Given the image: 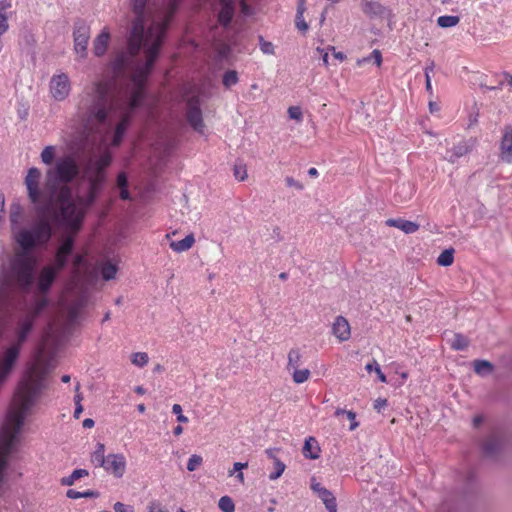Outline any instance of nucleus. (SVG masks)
Returning a JSON list of instances; mask_svg holds the SVG:
<instances>
[{"label": "nucleus", "mask_w": 512, "mask_h": 512, "mask_svg": "<svg viewBox=\"0 0 512 512\" xmlns=\"http://www.w3.org/2000/svg\"><path fill=\"white\" fill-rule=\"evenodd\" d=\"M302 364V355L298 349H292L288 353L287 370L299 368Z\"/></svg>", "instance_id": "4be33fe9"}, {"label": "nucleus", "mask_w": 512, "mask_h": 512, "mask_svg": "<svg viewBox=\"0 0 512 512\" xmlns=\"http://www.w3.org/2000/svg\"><path fill=\"white\" fill-rule=\"evenodd\" d=\"M117 270L118 269L116 264L112 263L111 261L104 262L100 267L101 275L105 280H111L115 278Z\"/></svg>", "instance_id": "b1692460"}, {"label": "nucleus", "mask_w": 512, "mask_h": 512, "mask_svg": "<svg viewBox=\"0 0 512 512\" xmlns=\"http://www.w3.org/2000/svg\"><path fill=\"white\" fill-rule=\"evenodd\" d=\"M107 460V456L105 455V445L102 443H97L95 446V450L91 454V462L95 467H104Z\"/></svg>", "instance_id": "aec40b11"}, {"label": "nucleus", "mask_w": 512, "mask_h": 512, "mask_svg": "<svg viewBox=\"0 0 512 512\" xmlns=\"http://www.w3.org/2000/svg\"><path fill=\"white\" fill-rule=\"evenodd\" d=\"M83 412V406L82 404H75V411H74V417L78 419Z\"/></svg>", "instance_id": "864d4df0"}, {"label": "nucleus", "mask_w": 512, "mask_h": 512, "mask_svg": "<svg viewBox=\"0 0 512 512\" xmlns=\"http://www.w3.org/2000/svg\"><path fill=\"white\" fill-rule=\"evenodd\" d=\"M202 462H203V458L200 455L193 454L189 458L188 463H187L188 471H190V472L195 471L202 465Z\"/></svg>", "instance_id": "f704fd0d"}, {"label": "nucleus", "mask_w": 512, "mask_h": 512, "mask_svg": "<svg viewBox=\"0 0 512 512\" xmlns=\"http://www.w3.org/2000/svg\"><path fill=\"white\" fill-rule=\"evenodd\" d=\"M305 0H300V3H299V6H298V10H297V18L300 19L302 18V15L304 13V10H305Z\"/></svg>", "instance_id": "3c124183"}, {"label": "nucleus", "mask_w": 512, "mask_h": 512, "mask_svg": "<svg viewBox=\"0 0 512 512\" xmlns=\"http://www.w3.org/2000/svg\"><path fill=\"white\" fill-rule=\"evenodd\" d=\"M32 330V322H17L13 329L6 333L7 345L0 353V386L11 373L20 353L22 344Z\"/></svg>", "instance_id": "7ed1b4c3"}, {"label": "nucleus", "mask_w": 512, "mask_h": 512, "mask_svg": "<svg viewBox=\"0 0 512 512\" xmlns=\"http://www.w3.org/2000/svg\"><path fill=\"white\" fill-rule=\"evenodd\" d=\"M374 361H375V360H373L371 363H368V364L366 365V367H365V368H366V370H367L369 373H370V372H372V371H375V364H374Z\"/></svg>", "instance_id": "680f3d73"}, {"label": "nucleus", "mask_w": 512, "mask_h": 512, "mask_svg": "<svg viewBox=\"0 0 512 512\" xmlns=\"http://www.w3.org/2000/svg\"><path fill=\"white\" fill-rule=\"evenodd\" d=\"M234 176L237 180L244 181L248 177L246 167L242 164H236L234 166Z\"/></svg>", "instance_id": "c9c22d12"}, {"label": "nucleus", "mask_w": 512, "mask_h": 512, "mask_svg": "<svg viewBox=\"0 0 512 512\" xmlns=\"http://www.w3.org/2000/svg\"><path fill=\"white\" fill-rule=\"evenodd\" d=\"M87 495H89V493H88V492H87V493H84V494H81V493L76 492V491H74V490H69V491L67 492V496H68L69 498H72V499H77V498H79V497H81V496H87Z\"/></svg>", "instance_id": "09e8293b"}, {"label": "nucleus", "mask_w": 512, "mask_h": 512, "mask_svg": "<svg viewBox=\"0 0 512 512\" xmlns=\"http://www.w3.org/2000/svg\"><path fill=\"white\" fill-rule=\"evenodd\" d=\"M260 48L265 54H274V45L271 42L263 41L261 39Z\"/></svg>", "instance_id": "a19ab883"}, {"label": "nucleus", "mask_w": 512, "mask_h": 512, "mask_svg": "<svg viewBox=\"0 0 512 512\" xmlns=\"http://www.w3.org/2000/svg\"><path fill=\"white\" fill-rule=\"evenodd\" d=\"M164 36H129L127 52L112 62L115 76L130 78L124 90H117L113 80L102 79L87 86L81 96L75 121L82 130V147L90 153L82 176L73 154L56 159V147L46 146L41 161L50 166L45 180L40 169L27 171L24 184L38 217L22 224L23 208L10 206L11 229L19 248L4 273L0 286V318L20 308V294L28 292L34 282L39 256L37 250L47 246L52 236L51 221L63 229L61 242L80 231L88 210L95 203L106 181V169L112 162L111 147L121 144L134 110L144 97L145 81L158 56Z\"/></svg>", "instance_id": "f257e3e1"}, {"label": "nucleus", "mask_w": 512, "mask_h": 512, "mask_svg": "<svg viewBox=\"0 0 512 512\" xmlns=\"http://www.w3.org/2000/svg\"><path fill=\"white\" fill-rule=\"evenodd\" d=\"M292 379L296 384H302L306 382L310 377V371L308 369H293Z\"/></svg>", "instance_id": "cd10ccee"}, {"label": "nucleus", "mask_w": 512, "mask_h": 512, "mask_svg": "<svg viewBox=\"0 0 512 512\" xmlns=\"http://www.w3.org/2000/svg\"><path fill=\"white\" fill-rule=\"evenodd\" d=\"M317 51L320 52V53H323L322 60H323V63L325 65H327L328 64V58H329L328 53L324 52V50L321 49V48H317Z\"/></svg>", "instance_id": "bf43d9fd"}, {"label": "nucleus", "mask_w": 512, "mask_h": 512, "mask_svg": "<svg viewBox=\"0 0 512 512\" xmlns=\"http://www.w3.org/2000/svg\"><path fill=\"white\" fill-rule=\"evenodd\" d=\"M88 475V471L85 469H76L72 472V474L64 480V484L72 485L74 482L82 477Z\"/></svg>", "instance_id": "72a5a7b5"}, {"label": "nucleus", "mask_w": 512, "mask_h": 512, "mask_svg": "<svg viewBox=\"0 0 512 512\" xmlns=\"http://www.w3.org/2000/svg\"><path fill=\"white\" fill-rule=\"evenodd\" d=\"M332 332L339 341L348 340L351 335L349 322H334Z\"/></svg>", "instance_id": "f3484780"}, {"label": "nucleus", "mask_w": 512, "mask_h": 512, "mask_svg": "<svg viewBox=\"0 0 512 512\" xmlns=\"http://www.w3.org/2000/svg\"><path fill=\"white\" fill-rule=\"evenodd\" d=\"M95 422L91 418H87L83 421V427L84 428H92L94 426Z\"/></svg>", "instance_id": "6e6d98bb"}, {"label": "nucleus", "mask_w": 512, "mask_h": 512, "mask_svg": "<svg viewBox=\"0 0 512 512\" xmlns=\"http://www.w3.org/2000/svg\"><path fill=\"white\" fill-rule=\"evenodd\" d=\"M238 82L237 72L234 70L227 71L223 76V85L230 88Z\"/></svg>", "instance_id": "2f4dec72"}, {"label": "nucleus", "mask_w": 512, "mask_h": 512, "mask_svg": "<svg viewBox=\"0 0 512 512\" xmlns=\"http://www.w3.org/2000/svg\"><path fill=\"white\" fill-rule=\"evenodd\" d=\"M173 433L175 436H180L183 433L182 426L178 425L174 428Z\"/></svg>", "instance_id": "052dcab7"}, {"label": "nucleus", "mask_w": 512, "mask_h": 512, "mask_svg": "<svg viewBox=\"0 0 512 512\" xmlns=\"http://www.w3.org/2000/svg\"><path fill=\"white\" fill-rule=\"evenodd\" d=\"M329 49L333 51V55L336 59L340 61L345 59V55L342 52H336L334 47H329Z\"/></svg>", "instance_id": "5fc2aeb1"}, {"label": "nucleus", "mask_w": 512, "mask_h": 512, "mask_svg": "<svg viewBox=\"0 0 512 512\" xmlns=\"http://www.w3.org/2000/svg\"><path fill=\"white\" fill-rule=\"evenodd\" d=\"M460 21V18L458 16L453 15H444L440 16L437 19V24L441 28H450L456 26Z\"/></svg>", "instance_id": "bb28decb"}, {"label": "nucleus", "mask_w": 512, "mask_h": 512, "mask_svg": "<svg viewBox=\"0 0 512 512\" xmlns=\"http://www.w3.org/2000/svg\"><path fill=\"white\" fill-rule=\"evenodd\" d=\"M362 10L366 14L378 15L383 12V7L377 2L366 1L362 5Z\"/></svg>", "instance_id": "c85d7f7f"}, {"label": "nucleus", "mask_w": 512, "mask_h": 512, "mask_svg": "<svg viewBox=\"0 0 512 512\" xmlns=\"http://www.w3.org/2000/svg\"><path fill=\"white\" fill-rule=\"evenodd\" d=\"M425 78H426V89L427 91H432V85H431V77L428 72V68H425Z\"/></svg>", "instance_id": "8fccbe9b"}, {"label": "nucleus", "mask_w": 512, "mask_h": 512, "mask_svg": "<svg viewBox=\"0 0 512 512\" xmlns=\"http://www.w3.org/2000/svg\"><path fill=\"white\" fill-rule=\"evenodd\" d=\"M117 188L120 190L119 196L123 200L130 199V193L128 191V179L125 172H120L116 179Z\"/></svg>", "instance_id": "412c9836"}, {"label": "nucleus", "mask_w": 512, "mask_h": 512, "mask_svg": "<svg viewBox=\"0 0 512 512\" xmlns=\"http://www.w3.org/2000/svg\"><path fill=\"white\" fill-rule=\"evenodd\" d=\"M148 512H168V511L158 507V508H151Z\"/></svg>", "instance_id": "774afa93"}, {"label": "nucleus", "mask_w": 512, "mask_h": 512, "mask_svg": "<svg viewBox=\"0 0 512 512\" xmlns=\"http://www.w3.org/2000/svg\"><path fill=\"white\" fill-rule=\"evenodd\" d=\"M285 183L288 187L295 188L298 191L303 190L304 186L299 181L295 180L293 177L287 176L285 178Z\"/></svg>", "instance_id": "58836bf2"}, {"label": "nucleus", "mask_w": 512, "mask_h": 512, "mask_svg": "<svg viewBox=\"0 0 512 512\" xmlns=\"http://www.w3.org/2000/svg\"><path fill=\"white\" fill-rule=\"evenodd\" d=\"M374 364H375V372L377 373L379 380L383 383L387 382L386 376L382 373L377 361H374Z\"/></svg>", "instance_id": "a18cd8bd"}, {"label": "nucleus", "mask_w": 512, "mask_h": 512, "mask_svg": "<svg viewBox=\"0 0 512 512\" xmlns=\"http://www.w3.org/2000/svg\"><path fill=\"white\" fill-rule=\"evenodd\" d=\"M449 343L454 350H464L468 347L469 340L462 334H454L452 338L449 339Z\"/></svg>", "instance_id": "5701e85b"}, {"label": "nucleus", "mask_w": 512, "mask_h": 512, "mask_svg": "<svg viewBox=\"0 0 512 512\" xmlns=\"http://www.w3.org/2000/svg\"><path fill=\"white\" fill-rule=\"evenodd\" d=\"M76 327H45L32 362L19 382L10 408L0 430V483L7 467L8 456L19 442L25 418L31 413L43 389L45 379L53 369L58 347L67 341Z\"/></svg>", "instance_id": "f03ea898"}, {"label": "nucleus", "mask_w": 512, "mask_h": 512, "mask_svg": "<svg viewBox=\"0 0 512 512\" xmlns=\"http://www.w3.org/2000/svg\"><path fill=\"white\" fill-rule=\"evenodd\" d=\"M275 452L276 450L274 449L266 450V454L268 455V457L273 459L275 468V471L269 475L270 480H276L279 477H281L286 468V465L276 457Z\"/></svg>", "instance_id": "6ab92c4d"}, {"label": "nucleus", "mask_w": 512, "mask_h": 512, "mask_svg": "<svg viewBox=\"0 0 512 512\" xmlns=\"http://www.w3.org/2000/svg\"><path fill=\"white\" fill-rule=\"evenodd\" d=\"M503 447V439L499 432L488 435L482 444L483 453L487 457L495 456Z\"/></svg>", "instance_id": "1a4fd4ad"}, {"label": "nucleus", "mask_w": 512, "mask_h": 512, "mask_svg": "<svg viewBox=\"0 0 512 512\" xmlns=\"http://www.w3.org/2000/svg\"><path fill=\"white\" fill-rule=\"evenodd\" d=\"M454 262V249L449 248L445 249L440 253L437 258V264L439 266L448 267L451 266Z\"/></svg>", "instance_id": "393cba45"}, {"label": "nucleus", "mask_w": 512, "mask_h": 512, "mask_svg": "<svg viewBox=\"0 0 512 512\" xmlns=\"http://www.w3.org/2000/svg\"><path fill=\"white\" fill-rule=\"evenodd\" d=\"M195 243V238L193 234L187 235L184 239L179 241H171L170 248L177 253H181L189 250L193 244Z\"/></svg>", "instance_id": "a211bd4d"}, {"label": "nucleus", "mask_w": 512, "mask_h": 512, "mask_svg": "<svg viewBox=\"0 0 512 512\" xmlns=\"http://www.w3.org/2000/svg\"><path fill=\"white\" fill-rule=\"evenodd\" d=\"M182 93L187 102L186 115L189 124L199 133H203L204 123L200 109L198 88L195 84L188 83L183 86Z\"/></svg>", "instance_id": "39448f33"}, {"label": "nucleus", "mask_w": 512, "mask_h": 512, "mask_svg": "<svg viewBox=\"0 0 512 512\" xmlns=\"http://www.w3.org/2000/svg\"><path fill=\"white\" fill-rule=\"evenodd\" d=\"M308 174L311 176V177H316L318 176V171L316 168L312 167L308 170Z\"/></svg>", "instance_id": "e2e57ef3"}, {"label": "nucleus", "mask_w": 512, "mask_h": 512, "mask_svg": "<svg viewBox=\"0 0 512 512\" xmlns=\"http://www.w3.org/2000/svg\"><path fill=\"white\" fill-rule=\"evenodd\" d=\"M472 146L470 141L461 140L446 151L444 158L450 163H456L458 159L467 155L472 150Z\"/></svg>", "instance_id": "9d476101"}, {"label": "nucleus", "mask_w": 512, "mask_h": 512, "mask_svg": "<svg viewBox=\"0 0 512 512\" xmlns=\"http://www.w3.org/2000/svg\"><path fill=\"white\" fill-rule=\"evenodd\" d=\"M84 262V256L80 254H76L73 259V266L76 271L80 269V267L83 265Z\"/></svg>", "instance_id": "c03bdc74"}, {"label": "nucleus", "mask_w": 512, "mask_h": 512, "mask_svg": "<svg viewBox=\"0 0 512 512\" xmlns=\"http://www.w3.org/2000/svg\"><path fill=\"white\" fill-rule=\"evenodd\" d=\"M296 26H297V28H298L299 30H301V31H306V30L308 29V25H307V23L305 22V20H304V18H303V17H302V18H300V19H298V18L296 17Z\"/></svg>", "instance_id": "49530a36"}, {"label": "nucleus", "mask_w": 512, "mask_h": 512, "mask_svg": "<svg viewBox=\"0 0 512 512\" xmlns=\"http://www.w3.org/2000/svg\"><path fill=\"white\" fill-rule=\"evenodd\" d=\"M346 416H347V418H348L350 421H354V420H355V418H356L355 413H354V412H352V411H347V412H346Z\"/></svg>", "instance_id": "0e129e2a"}, {"label": "nucleus", "mask_w": 512, "mask_h": 512, "mask_svg": "<svg viewBox=\"0 0 512 512\" xmlns=\"http://www.w3.org/2000/svg\"><path fill=\"white\" fill-rule=\"evenodd\" d=\"M126 458L123 454H108L104 470L116 478H122L126 472Z\"/></svg>", "instance_id": "0eeeda50"}, {"label": "nucleus", "mask_w": 512, "mask_h": 512, "mask_svg": "<svg viewBox=\"0 0 512 512\" xmlns=\"http://www.w3.org/2000/svg\"><path fill=\"white\" fill-rule=\"evenodd\" d=\"M387 406V400L378 398L374 402V409L381 412Z\"/></svg>", "instance_id": "37998d69"}, {"label": "nucleus", "mask_w": 512, "mask_h": 512, "mask_svg": "<svg viewBox=\"0 0 512 512\" xmlns=\"http://www.w3.org/2000/svg\"><path fill=\"white\" fill-rule=\"evenodd\" d=\"M371 60H373L377 66L381 65V63H382V55H381L379 50H373L372 53L369 56L364 57L362 59H359L357 61V65L358 66H362L366 62H369Z\"/></svg>", "instance_id": "c756f323"}, {"label": "nucleus", "mask_w": 512, "mask_h": 512, "mask_svg": "<svg viewBox=\"0 0 512 512\" xmlns=\"http://www.w3.org/2000/svg\"><path fill=\"white\" fill-rule=\"evenodd\" d=\"M288 115L291 119H294L298 122L302 121L303 114L301 108L298 106H292L288 108Z\"/></svg>", "instance_id": "e433bc0d"}, {"label": "nucleus", "mask_w": 512, "mask_h": 512, "mask_svg": "<svg viewBox=\"0 0 512 512\" xmlns=\"http://www.w3.org/2000/svg\"><path fill=\"white\" fill-rule=\"evenodd\" d=\"M386 225L398 228L406 234H413L419 229V224L402 218L388 219Z\"/></svg>", "instance_id": "ddd939ff"}, {"label": "nucleus", "mask_w": 512, "mask_h": 512, "mask_svg": "<svg viewBox=\"0 0 512 512\" xmlns=\"http://www.w3.org/2000/svg\"><path fill=\"white\" fill-rule=\"evenodd\" d=\"M115 512H134V508L130 505H126L121 502H117L114 504Z\"/></svg>", "instance_id": "79ce46f5"}, {"label": "nucleus", "mask_w": 512, "mask_h": 512, "mask_svg": "<svg viewBox=\"0 0 512 512\" xmlns=\"http://www.w3.org/2000/svg\"><path fill=\"white\" fill-rule=\"evenodd\" d=\"M5 213V197L2 193H0V222L3 219Z\"/></svg>", "instance_id": "de8ad7c7"}, {"label": "nucleus", "mask_w": 512, "mask_h": 512, "mask_svg": "<svg viewBox=\"0 0 512 512\" xmlns=\"http://www.w3.org/2000/svg\"><path fill=\"white\" fill-rule=\"evenodd\" d=\"M311 489L318 495L325 505L336 501L333 494L320 483L316 482L315 479L311 480Z\"/></svg>", "instance_id": "dca6fc26"}, {"label": "nucleus", "mask_w": 512, "mask_h": 512, "mask_svg": "<svg viewBox=\"0 0 512 512\" xmlns=\"http://www.w3.org/2000/svg\"><path fill=\"white\" fill-rule=\"evenodd\" d=\"M500 149L501 159L506 163H512V126L504 127Z\"/></svg>", "instance_id": "9b49d317"}, {"label": "nucleus", "mask_w": 512, "mask_h": 512, "mask_svg": "<svg viewBox=\"0 0 512 512\" xmlns=\"http://www.w3.org/2000/svg\"><path fill=\"white\" fill-rule=\"evenodd\" d=\"M505 78L507 80V83L510 87H512V75L510 74H505Z\"/></svg>", "instance_id": "338daca9"}, {"label": "nucleus", "mask_w": 512, "mask_h": 512, "mask_svg": "<svg viewBox=\"0 0 512 512\" xmlns=\"http://www.w3.org/2000/svg\"><path fill=\"white\" fill-rule=\"evenodd\" d=\"M218 505H219V508L223 512H234L235 511V505H234L232 499L228 496L221 497Z\"/></svg>", "instance_id": "473e14b6"}, {"label": "nucleus", "mask_w": 512, "mask_h": 512, "mask_svg": "<svg viewBox=\"0 0 512 512\" xmlns=\"http://www.w3.org/2000/svg\"><path fill=\"white\" fill-rule=\"evenodd\" d=\"M493 370V365L486 360H475L474 371L480 376H486Z\"/></svg>", "instance_id": "a878e982"}, {"label": "nucleus", "mask_w": 512, "mask_h": 512, "mask_svg": "<svg viewBox=\"0 0 512 512\" xmlns=\"http://www.w3.org/2000/svg\"><path fill=\"white\" fill-rule=\"evenodd\" d=\"M109 40L110 32L108 28L105 27L93 42V52L96 56H102L105 54Z\"/></svg>", "instance_id": "f8f14e48"}, {"label": "nucleus", "mask_w": 512, "mask_h": 512, "mask_svg": "<svg viewBox=\"0 0 512 512\" xmlns=\"http://www.w3.org/2000/svg\"><path fill=\"white\" fill-rule=\"evenodd\" d=\"M483 422V416L477 415L473 418L474 427H479V425Z\"/></svg>", "instance_id": "13d9d810"}, {"label": "nucleus", "mask_w": 512, "mask_h": 512, "mask_svg": "<svg viewBox=\"0 0 512 512\" xmlns=\"http://www.w3.org/2000/svg\"><path fill=\"white\" fill-rule=\"evenodd\" d=\"M326 509L328 510V512H337V504H336V501L328 504V505H325Z\"/></svg>", "instance_id": "4d7b16f0"}, {"label": "nucleus", "mask_w": 512, "mask_h": 512, "mask_svg": "<svg viewBox=\"0 0 512 512\" xmlns=\"http://www.w3.org/2000/svg\"><path fill=\"white\" fill-rule=\"evenodd\" d=\"M320 447L314 437H309L305 440L303 446V455L308 459H317L319 457Z\"/></svg>", "instance_id": "2eb2a0df"}, {"label": "nucleus", "mask_w": 512, "mask_h": 512, "mask_svg": "<svg viewBox=\"0 0 512 512\" xmlns=\"http://www.w3.org/2000/svg\"><path fill=\"white\" fill-rule=\"evenodd\" d=\"M247 467H248V463L247 462H245V463L235 462L234 465H233V469L228 471V475L229 476H233L236 473L241 472L242 469H245Z\"/></svg>", "instance_id": "ea45409f"}, {"label": "nucleus", "mask_w": 512, "mask_h": 512, "mask_svg": "<svg viewBox=\"0 0 512 512\" xmlns=\"http://www.w3.org/2000/svg\"><path fill=\"white\" fill-rule=\"evenodd\" d=\"M149 357L145 352H136L131 355V362L137 367H144L148 363Z\"/></svg>", "instance_id": "7c9ffc66"}, {"label": "nucleus", "mask_w": 512, "mask_h": 512, "mask_svg": "<svg viewBox=\"0 0 512 512\" xmlns=\"http://www.w3.org/2000/svg\"><path fill=\"white\" fill-rule=\"evenodd\" d=\"M172 412L177 416L178 422H180V423H187L188 422V418L185 415H183V413H182L181 405L174 404L172 406Z\"/></svg>", "instance_id": "4c0bfd02"}, {"label": "nucleus", "mask_w": 512, "mask_h": 512, "mask_svg": "<svg viewBox=\"0 0 512 512\" xmlns=\"http://www.w3.org/2000/svg\"><path fill=\"white\" fill-rule=\"evenodd\" d=\"M135 392L137 394L143 395L146 392V390L142 386H137L135 387Z\"/></svg>", "instance_id": "69168bd1"}, {"label": "nucleus", "mask_w": 512, "mask_h": 512, "mask_svg": "<svg viewBox=\"0 0 512 512\" xmlns=\"http://www.w3.org/2000/svg\"><path fill=\"white\" fill-rule=\"evenodd\" d=\"M74 49L81 57L86 56L87 45L90 38V29L85 24H80L75 27L73 32Z\"/></svg>", "instance_id": "6e6552de"}, {"label": "nucleus", "mask_w": 512, "mask_h": 512, "mask_svg": "<svg viewBox=\"0 0 512 512\" xmlns=\"http://www.w3.org/2000/svg\"><path fill=\"white\" fill-rule=\"evenodd\" d=\"M79 388H80V385H79V383H78V384L76 385V388H75V390H76V392H77V393H76V395H75V397H74L75 404H81V401H82V399H83L82 394H81V393H79Z\"/></svg>", "instance_id": "603ef678"}, {"label": "nucleus", "mask_w": 512, "mask_h": 512, "mask_svg": "<svg viewBox=\"0 0 512 512\" xmlns=\"http://www.w3.org/2000/svg\"><path fill=\"white\" fill-rule=\"evenodd\" d=\"M73 250L72 237L65 238L56 251L53 263L44 266L37 279V288L41 293L47 292L53 284L57 274L65 267Z\"/></svg>", "instance_id": "20e7f679"}, {"label": "nucleus", "mask_w": 512, "mask_h": 512, "mask_svg": "<svg viewBox=\"0 0 512 512\" xmlns=\"http://www.w3.org/2000/svg\"><path fill=\"white\" fill-rule=\"evenodd\" d=\"M49 91L54 100H65L71 92V81L69 76L64 72L54 74L49 82Z\"/></svg>", "instance_id": "423d86ee"}, {"label": "nucleus", "mask_w": 512, "mask_h": 512, "mask_svg": "<svg viewBox=\"0 0 512 512\" xmlns=\"http://www.w3.org/2000/svg\"><path fill=\"white\" fill-rule=\"evenodd\" d=\"M221 5V10L218 15L219 22L227 26L234 14L233 2L231 0H219Z\"/></svg>", "instance_id": "4468645a"}]
</instances>
